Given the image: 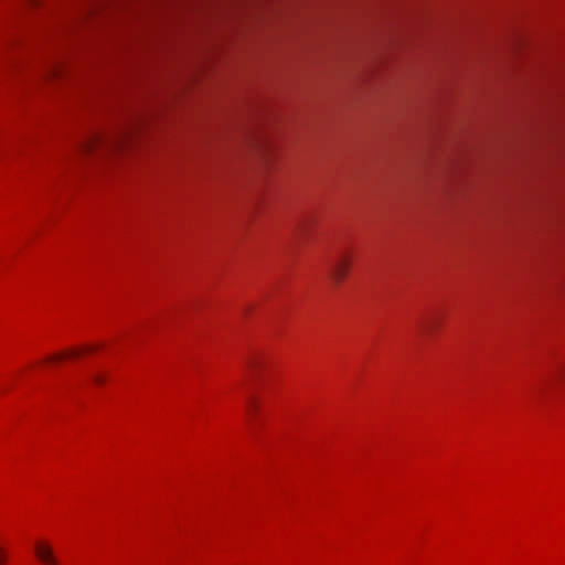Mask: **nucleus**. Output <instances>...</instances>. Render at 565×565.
I'll use <instances>...</instances> for the list:
<instances>
[{
  "instance_id": "nucleus-4",
  "label": "nucleus",
  "mask_w": 565,
  "mask_h": 565,
  "mask_svg": "<svg viewBox=\"0 0 565 565\" xmlns=\"http://www.w3.org/2000/svg\"><path fill=\"white\" fill-rule=\"evenodd\" d=\"M94 350H95V348H94V347H86V348L83 350V352H92V351H94ZM81 353H82V351H81V350H71V351H68L67 353H61V354L53 355V356H51L49 360H50V361H58V360H62V359H64V358H66V356H77V355H79Z\"/></svg>"
},
{
  "instance_id": "nucleus-2",
  "label": "nucleus",
  "mask_w": 565,
  "mask_h": 565,
  "mask_svg": "<svg viewBox=\"0 0 565 565\" xmlns=\"http://www.w3.org/2000/svg\"><path fill=\"white\" fill-rule=\"evenodd\" d=\"M35 554L45 565H58L51 547L47 545L38 544L35 546Z\"/></svg>"
},
{
  "instance_id": "nucleus-8",
  "label": "nucleus",
  "mask_w": 565,
  "mask_h": 565,
  "mask_svg": "<svg viewBox=\"0 0 565 565\" xmlns=\"http://www.w3.org/2000/svg\"><path fill=\"white\" fill-rule=\"evenodd\" d=\"M249 367H250V376H252V377H255V376H256V374H255V371H254V366H253V365H250Z\"/></svg>"
},
{
  "instance_id": "nucleus-3",
  "label": "nucleus",
  "mask_w": 565,
  "mask_h": 565,
  "mask_svg": "<svg viewBox=\"0 0 565 565\" xmlns=\"http://www.w3.org/2000/svg\"><path fill=\"white\" fill-rule=\"evenodd\" d=\"M104 141H106V137L102 135H94L81 143V150L86 152L90 151L94 147L103 143Z\"/></svg>"
},
{
  "instance_id": "nucleus-6",
  "label": "nucleus",
  "mask_w": 565,
  "mask_h": 565,
  "mask_svg": "<svg viewBox=\"0 0 565 565\" xmlns=\"http://www.w3.org/2000/svg\"><path fill=\"white\" fill-rule=\"evenodd\" d=\"M434 323H435L434 321H429V320L425 321V322H423V329L428 331L431 328H434Z\"/></svg>"
},
{
  "instance_id": "nucleus-7",
  "label": "nucleus",
  "mask_w": 565,
  "mask_h": 565,
  "mask_svg": "<svg viewBox=\"0 0 565 565\" xmlns=\"http://www.w3.org/2000/svg\"><path fill=\"white\" fill-rule=\"evenodd\" d=\"M94 381L97 383V384H100L103 382V379L100 375H95L94 376Z\"/></svg>"
},
{
  "instance_id": "nucleus-9",
  "label": "nucleus",
  "mask_w": 565,
  "mask_h": 565,
  "mask_svg": "<svg viewBox=\"0 0 565 565\" xmlns=\"http://www.w3.org/2000/svg\"><path fill=\"white\" fill-rule=\"evenodd\" d=\"M4 561H6L4 555H2V554L0 553V565H2V564L4 563Z\"/></svg>"
},
{
  "instance_id": "nucleus-5",
  "label": "nucleus",
  "mask_w": 565,
  "mask_h": 565,
  "mask_svg": "<svg viewBox=\"0 0 565 565\" xmlns=\"http://www.w3.org/2000/svg\"><path fill=\"white\" fill-rule=\"evenodd\" d=\"M247 408H248V414L250 416H253L254 413H256V411L258 408V402L254 396H249L248 402H247Z\"/></svg>"
},
{
  "instance_id": "nucleus-1",
  "label": "nucleus",
  "mask_w": 565,
  "mask_h": 565,
  "mask_svg": "<svg viewBox=\"0 0 565 565\" xmlns=\"http://www.w3.org/2000/svg\"><path fill=\"white\" fill-rule=\"evenodd\" d=\"M351 266V258L344 252L339 254L329 264V275L334 284H340L347 277Z\"/></svg>"
}]
</instances>
